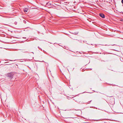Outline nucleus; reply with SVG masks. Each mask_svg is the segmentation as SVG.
<instances>
[{
    "label": "nucleus",
    "instance_id": "nucleus-4",
    "mask_svg": "<svg viewBox=\"0 0 123 123\" xmlns=\"http://www.w3.org/2000/svg\"><path fill=\"white\" fill-rule=\"evenodd\" d=\"M27 12V11L26 10H24V12Z\"/></svg>",
    "mask_w": 123,
    "mask_h": 123
},
{
    "label": "nucleus",
    "instance_id": "nucleus-2",
    "mask_svg": "<svg viewBox=\"0 0 123 123\" xmlns=\"http://www.w3.org/2000/svg\"><path fill=\"white\" fill-rule=\"evenodd\" d=\"M99 15L102 18H104L105 17V15L103 14L100 13L99 14Z\"/></svg>",
    "mask_w": 123,
    "mask_h": 123
},
{
    "label": "nucleus",
    "instance_id": "nucleus-8",
    "mask_svg": "<svg viewBox=\"0 0 123 123\" xmlns=\"http://www.w3.org/2000/svg\"><path fill=\"white\" fill-rule=\"evenodd\" d=\"M38 48H39V47H38Z\"/></svg>",
    "mask_w": 123,
    "mask_h": 123
},
{
    "label": "nucleus",
    "instance_id": "nucleus-5",
    "mask_svg": "<svg viewBox=\"0 0 123 123\" xmlns=\"http://www.w3.org/2000/svg\"><path fill=\"white\" fill-rule=\"evenodd\" d=\"M121 13H122L123 14V12H120Z\"/></svg>",
    "mask_w": 123,
    "mask_h": 123
},
{
    "label": "nucleus",
    "instance_id": "nucleus-6",
    "mask_svg": "<svg viewBox=\"0 0 123 123\" xmlns=\"http://www.w3.org/2000/svg\"><path fill=\"white\" fill-rule=\"evenodd\" d=\"M121 20L122 21H123V19H121Z\"/></svg>",
    "mask_w": 123,
    "mask_h": 123
},
{
    "label": "nucleus",
    "instance_id": "nucleus-7",
    "mask_svg": "<svg viewBox=\"0 0 123 123\" xmlns=\"http://www.w3.org/2000/svg\"><path fill=\"white\" fill-rule=\"evenodd\" d=\"M10 61H12V60H9Z\"/></svg>",
    "mask_w": 123,
    "mask_h": 123
},
{
    "label": "nucleus",
    "instance_id": "nucleus-1",
    "mask_svg": "<svg viewBox=\"0 0 123 123\" xmlns=\"http://www.w3.org/2000/svg\"><path fill=\"white\" fill-rule=\"evenodd\" d=\"M7 77L10 78V79L12 78L13 76V74L12 73H10L7 74Z\"/></svg>",
    "mask_w": 123,
    "mask_h": 123
},
{
    "label": "nucleus",
    "instance_id": "nucleus-3",
    "mask_svg": "<svg viewBox=\"0 0 123 123\" xmlns=\"http://www.w3.org/2000/svg\"><path fill=\"white\" fill-rule=\"evenodd\" d=\"M122 3L123 4V0H122L121 1Z\"/></svg>",
    "mask_w": 123,
    "mask_h": 123
}]
</instances>
